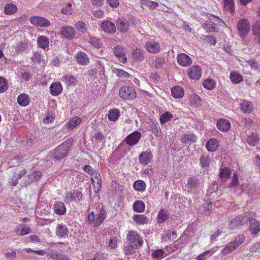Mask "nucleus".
I'll use <instances>...</instances> for the list:
<instances>
[{"label":"nucleus","instance_id":"680f3d73","mask_svg":"<svg viewBox=\"0 0 260 260\" xmlns=\"http://www.w3.org/2000/svg\"><path fill=\"white\" fill-rule=\"evenodd\" d=\"M72 8V4L68 3L64 7L61 9V12L63 14L71 15L73 13Z\"/></svg>","mask_w":260,"mask_h":260},{"label":"nucleus","instance_id":"393cba45","mask_svg":"<svg viewBox=\"0 0 260 260\" xmlns=\"http://www.w3.org/2000/svg\"><path fill=\"white\" fill-rule=\"evenodd\" d=\"M69 230L66 225L63 224H58L56 227V234L60 238H64L68 236Z\"/></svg>","mask_w":260,"mask_h":260},{"label":"nucleus","instance_id":"79ce46f5","mask_svg":"<svg viewBox=\"0 0 260 260\" xmlns=\"http://www.w3.org/2000/svg\"><path fill=\"white\" fill-rule=\"evenodd\" d=\"M88 42L92 46L97 49H100L102 46V43L100 39L95 37H90Z\"/></svg>","mask_w":260,"mask_h":260},{"label":"nucleus","instance_id":"a19ab883","mask_svg":"<svg viewBox=\"0 0 260 260\" xmlns=\"http://www.w3.org/2000/svg\"><path fill=\"white\" fill-rule=\"evenodd\" d=\"M230 79L234 83H239L243 80L242 76L237 72H232L230 74Z\"/></svg>","mask_w":260,"mask_h":260},{"label":"nucleus","instance_id":"8fccbe9b","mask_svg":"<svg viewBox=\"0 0 260 260\" xmlns=\"http://www.w3.org/2000/svg\"><path fill=\"white\" fill-rule=\"evenodd\" d=\"M139 247L134 244L129 243V244L124 247V252L126 255H131L134 253L136 251V249Z\"/></svg>","mask_w":260,"mask_h":260},{"label":"nucleus","instance_id":"2eb2a0df","mask_svg":"<svg viewBox=\"0 0 260 260\" xmlns=\"http://www.w3.org/2000/svg\"><path fill=\"white\" fill-rule=\"evenodd\" d=\"M101 27L103 31L110 34L116 31V26L114 23L109 20H105L102 23Z\"/></svg>","mask_w":260,"mask_h":260},{"label":"nucleus","instance_id":"e433bc0d","mask_svg":"<svg viewBox=\"0 0 260 260\" xmlns=\"http://www.w3.org/2000/svg\"><path fill=\"white\" fill-rule=\"evenodd\" d=\"M120 116V111L119 109L114 108L109 111L108 115V119L112 121H115L118 119Z\"/></svg>","mask_w":260,"mask_h":260},{"label":"nucleus","instance_id":"aec40b11","mask_svg":"<svg viewBox=\"0 0 260 260\" xmlns=\"http://www.w3.org/2000/svg\"><path fill=\"white\" fill-rule=\"evenodd\" d=\"M74 29L69 26H63L60 30V34L67 39H71L75 36Z\"/></svg>","mask_w":260,"mask_h":260},{"label":"nucleus","instance_id":"1a4fd4ad","mask_svg":"<svg viewBox=\"0 0 260 260\" xmlns=\"http://www.w3.org/2000/svg\"><path fill=\"white\" fill-rule=\"evenodd\" d=\"M82 198V193L79 190H74L73 192H68L66 194L63 201L66 203L78 202Z\"/></svg>","mask_w":260,"mask_h":260},{"label":"nucleus","instance_id":"f8f14e48","mask_svg":"<svg viewBox=\"0 0 260 260\" xmlns=\"http://www.w3.org/2000/svg\"><path fill=\"white\" fill-rule=\"evenodd\" d=\"M216 126L220 131L227 132L231 129V124L228 120L220 118L217 121Z\"/></svg>","mask_w":260,"mask_h":260},{"label":"nucleus","instance_id":"58836bf2","mask_svg":"<svg viewBox=\"0 0 260 260\" xmlns=\"http://www.w3.org/2000/svg\"><path fill=\"white\" fill-rule=\"evenodd\" d=\"M17 10V8L16 6L12 3L7 4L4 9L5 14L10 15L15 14Z\"/></svg>","mask_w":260,"mask_h":260},{"label":"nucleus","instance_id":"6e6552de","mask_svg":"<svg viewBox=\"0 0 260 260\" xmlns=\"http://www.w3.org/2000/svg\"><path fill=\"white\" fill-rule=\"evenodd\" d=\"M202 70L198 66L193 65L187 69V74L188 77L192 80H199L202 75Z\"/></svg>","mask_w":260,"mask_h":260},{"label":"nucleus","instance_id":"20e7f679","mask_svg":"<svg viewBox=\"0 0 260 260\" xmlns=\"http://www.w3.org/2000/svg\"><path fill=\"white\" fill-rule=\"evenodd\" d=\"M250 23L247 19H241L237 23V31L240 37L245 38L250 31Z\"/></svg>","mask_w":260,"mask_h":260},{"label":"nucleus","instance_id":"ddd939ff","mask_svg":"<svg viewBox=\"0 0 260 260\" xmlns=\"http://www.w3.org/2000/svg\"><path fill=\"white\" fill-rule=\"evenodd\" d=\"M177 61L179 64L183 67H188L192 63L191 58L185 53H180L177 57Z\"/></svg>","mask_w":260,"mask_h":260},{"label":"nucleus","instance_id":"338daca9","mask_svg":"<svg viewBox=\"0 0 260 260\" xmlns=\"http://www.w3.org/2000/svg\"><path fill=\"white\" fill-rule=\"evenodd\" d=\"M258 137L257 136L251 135L248 136L247 139L248 143L249 145L254 146L258 142Z\"/></svg>","mask_w":260,"mask_h":260},{"label":"nucleus","instance_id":"5701e85b","mask_svg":"<svg viewBox=\"0 0 260 260\" xmlns=\"http://www.w3.org/2000/svg\"><path fill=\"white\" fill-rule=\"evenodd\" d=\"M169 217V213L168 210L161 209L157 215V220L158 223H162L166 221Z\"/></svg>","mask_w":260,"mask_h":260},{"label":"nucleus","instance_id":"7c9ffc66","mask_svg":"<svg viewBox=\"0 0 260 260\" xmlns=\"http://www.w3.org/2000/svg\"><path fill=\"white\" fill-rule=\"evenodd\" d=\"M133 220L135 223L137 224H145L148 222V219L147 216L143 214H137L133 216Z\"/></svg>","mask_w":260,"mask_h":260},{"label":"nucleus","instance_id":"a211bd4d","mask_svg":"<svg viewBox=\"0 0 260 260\" xmlns=\"http://www.w3.org/2000/svg\"><path fill=\"white\" fill-rule=\"evenodd\" d=\"M219 146V142L215 138L210 139L206 144L207 150L212 152L216 151L218 149Z\"/></svg>","mask_w":260,"mask_h":260},{"label":"nucleus","instance_id":"c9c22d12","mask_svg":"<svg viewBox=\"0 0 260 260\" xmlns=\"http://www.w3.org/2000/svg\"><path fill=\"white\" fill-rule=\"evenodd\" d=\"M145 208V204L140 200L135 201L133 205V210L138 213H142L144 211Z\"/></svg>","mask_w":260,"mask_h":260},{"label":"nucleus","instance_id":"0e129e2a","mask_svg":"<svg viewBox=\"0 0 260 260\" xmlns=\"http://www.w3.org/2000/svg\"><path fill=\"white\" fill-rule=\"evenodd\" d=\"M165 64V60L162 57H158L154 60V66L156 68L162 67Z\"/></svg>","mask_w":260,"mask_h":260},{"label":"nucleus","instance_id":"0eeeda50","mask_svg":"<svg viewBox=\"0 0 260 260\" xmlns=\"http://www.w3.org/2000/svg\"><path fill=\"white\" fill-rule=\"evenodd\" d=\"M31 24L41 27H47L51 25L50 21L41 16H32L29 19Z\"/></svg>","mask_w":260,"mask_h":260},{"label":"nucleus","instance_id":"423d86ee","mask_svg":"<svg viewBox=\"0 0 260 260\" xmlns=\"http://www.w3.org/2000/svg\"><path fill=\"white\" fill-rule=\"evenodd\" d=\"M113 52L120 62L123 63L126 62V50L123 46L118 45H115L113 48Z\"/></svg>","mask_w":260,"mask_h":260},{"label":"nucleus","instance_id":"2f4dec72","mask_svg":"<svg viewBox=\"0 0 260 260\" xmlns=\"http://www.w3.org/2000/svg\"><path fill=\"white\" fill-rule=\"evenodd\" d=\"M17 102L20 106L25 107L30 103L29 97L26 93H21L17 98Z\"/></svg>","mask_w":260,"mask_h":260},{"label":"nucleus","instance_id":"4be33fe9","mask_svg":"<svg viewBox=\"0 0 260 260\" xmlns=\"http://www.w3.org/2000/svg\"><path fill=\"white\" fill-rule=\"evenodd\" d=\"M50 89L52 95L57 96L61 93L62 87L59 82H54L51 84Z\"/></svg>","mask_w":260,"mask_h":260},{"label":"nucleus","instance_id":"603ef678","mask_svg":"<svg viewBox=\"0 0 260 260\" xmlns=\"http://www.w3.org/2000/svg\"><path fill=\"white\" fill-rule=\"evenodd\" d=\"M200 164L203 168L209 166L211 162L210 158L207 155H203L200 158Z\"/></svg>","mask_w":260,"mask_h":260},{"label":"nucleus","instance_id":"cd10ccee","mask_svg":"<svg viewBox=\"0 0 260 260\" xmlns=\"http://www.w3.org/2000/svg\"><path fill=\"white\" fill-rule=\"evenodd\" d=\"M171 93L173 98L175 99H180L184 96V92L183 88L179 86L173 87L171 89Z\"/></svg>","mask_w":260,"mask_h":260},{"label":"nucleus","instance_id":"4c0bfd02","mask_svg":"<svg viewBox=\"0 0 260 260\" xmlns=\"http://www.w3.org/2000/svg\"><path fill=\"white\" fill-rule=\"evenodd\" d=\"M62 81L67 86H71L75 84L77 79L72 75H65L62 77Z\"/></svg>","mask_w":260,"mask_h":260},{"label":"nucleus","instance_id":"39448f33","mask_svg":"<svg viewBox=\"0 0 260 260\" xmlns=\"http://www.w3.org/2000/svg\"><path fill=\"white\" fill-rule=\"evenodd\" d=\"M126 240L129 242V243L139 247L142 246L143 243V238L140 235L137 231L134 230L128 231L126 236Z\"/></svg>","mask_w":260,"mask_h":260},{"label":"nucleus","instance_id":"4d7b16f0","mask_svg":"<svg viewBox=\"0 0 260 260\" xmlns=\"http://www.w3.org/2000/svg\"><path fill=\"white\" fill-rule=\"evenodd\" d=\"M42 176V173L40 171H34L31 174H30L28 176L29 179L31 180V181H38L41 179Z\"/></svg>","mask_w":260,"mask_h":260},{"label":"nucleus","instance_id":"b1692460","mask_svg":"<svg viewBox=\"0 0 260 260\" xmlns=\"http://www.w3.org/2000/svg\"><path fill=\"white\" fill-rule=\"evenodd\" d=\"M82 122V118L79 116H76L72 118L68 123L66 124V129L72 130L77 125H79Z\"/></svg>","mask_w":260,"mask_h":260},{"label":"nucleus","instance_id":"9b49d317","mask_svg":"<svg viewBox=\"0 0 260 260\" xmlns=\"http://www.w3.org/2000/svg\"><path fill=\"white\" fill-rule=\"evenodd\" d=\"M144 47L147 52L151 54H157L160 51L159 43L153 40L147 42L144 45Z\"/></svg>","mask_w":260,"mask_h":260},{"label":"nucleus","instance_id":"864d4df0","mask_svg":"<svg viewBox=\"0 0 260 260\" xmlns=\"http://www.w3.org/2000/svg\"><path fill=\"white\" fill-rule=\"evenodd\" d=\"M8 88L7 80L3 77L0 76V93L6 91Z\"/></svg>","mask_w":260,"mask_h":260},{"label":"nucleus","instance_id":"412c9836","mask_svg":"<svg viewBox=\"0 0 260 260\" xmlns=\"http://www.w3.org/2000/svg\"><path fill=\"white\" fill-rule=\"evenodd\" d=\"M54 212L59 215H62L66 213V207L62 202H56L53 205Z\"/></svg>","mask_w":260,"mask_h":260},{"label":"nucleus","instance_id":"bf43d9fd","mask_svg":"<svg viewBox=\"0 0 260 260\" xmlns=\"http://www.w3.org/2000/svg\"><path fill=\"white\" fill-rule=\"evenodd\" d=\"M199 179L195 177H190L187 180L188 187H196L198 185Z\"/></svg>","mask_w":260,"mask_h":260},{"label":"nucleus","instance_id":"f704fd0d","mask_svg":"<svg viewBox=\"0 0 260 260\" xmlns=\"http://www.w3.org/2000/svg\"><path fill=\"white\" fill-rule=\"evenodd\" d=\"M37 44L41 48L45 49L49 47V39L44 36H40L37 39Z\"/></svg>","mask_w":260,"mask_h":260},{"label":"nucleus","instance_id":"5fc2aeb1","mask_svg":"<svg viewBox=\"0 0 260 260\" xmlns=\"http://www.w3.org/2000/svg\"><path fill=\"white\" fill-rule=\"evenodd\" d=\"M237 248H236L235 246L234 245L233 242H231L227 244L221 251L222 253L224 254H228L233 252Z\"/></svg>","mask_w":260,"mask_h":260},{"label":"nucleus","instance_id":"e2e57ef3","mask_svg":"<svg viewBox=\"0 0 260 260\" xmlns=\"http://www.w3.org/2000/svg\"><path fill=\"white\" fill-rule=\"evenodd\" d=\"M62 254L57 251H53L49 253V257L53 260H60Z\"/></svg>","mask_w":260,"mask_h":260},{"label":"nucleus","instance_id":"49530a36","mask_svg":"<svg viewBox=\"0 0 260 260\" xmlns=\"http://www.w3.org/2000/svg\"><path fill=\"white\" fill-rule=\"evenodd\" d=\"M173 117V115L171 112L167 111L162 114L160 116V122L164 124L170 121Z\"/></svg>","mask_w":260,"mask_h":260},{"label":"nucleus","instance_id":"f257e3e1","mask_svg":"<svg viewBox=\"0 0 260 260\" xmlns=\"http://www.w3.org/2000/svg\"><path fill=\"white\" fill-rule=\"evenodd\" d=\"M73 145V139H69L62 144L59 145L54 150L53 157L57 160H61L67 156L70 148Z\"/></svg>","mask_w":260,"mask_h":260},{"label":"nucleus","instance_id":"37998d69","mask_svg":"<svg viewBox=\"0 0 260 260\" xmlns=\"http://www.w3.org/2000/svg\"><path fill=\"white\" fill-rule=\"evenodd\" d=\"M223 2L225 11L232 14L234 11V0H223Z\"/></svg>","mask_w":260,"mask_h":260},{"label":"nucleus","instance_id":"dca6fc26","mask_svg":"<svg viewBox=\"0 0 260 260\" xmlns=\"http://www.w3.org/2000/svg\"><path fill=\"white\" fill-rule=\"evenodd\" d=\"M197 140V136L193 133H187L181 136L180 142L183 144H187L196 142Z\"/></svg>","mask_w":260,"mask_h":260},{"label":"nucleus","instance_id":"a18cd8bd","mask_svg":"<svg viewBox=\"0 0 260 260\" xmlns=\"http://www.w3.org/2000/svg\"><path fill=\"white\" fill-rule=\"evenodd\" d=\"M216 83L213 79H207L203 82V86L204 88L212 90L215 87Z\"/></svg>","mask_w":260,"mask_h":260},{"label":"nucleus","instance_id":"ea45409f","mask_svg":"<svg viewBox=\"0 0 260 260\" xmlns=\"http://www.w3.org/2000/svg\"><path fill=\"white\" fill-rule=\"evenodd\" d=\"M132 57L135 60L142 61L144 59V54L141 49H136L132 53Z\"/></svg>","mask_w":260,"mask_h":260},{"label":"nucleus","instance_id":"13d9d810","mask_svg":"<svg viewBox=\"0 0 260 260\" xmlns=\"http://www.w3.org/2000/svg\"><path fill=\"white\" fill-rule=\"evenodd\" d=\"M92 184L93 185V190L95 192L98 193L102 188V180H100V183L99 180H95L93 178H91Z\"/></svg>","mask_w":260,"mask_h":260},{"label":"nucleus","instance_id":"052dcab7","mask_svg":"<svg viewBox=\"0 0 260 260\" xmlns=\"http://www.w3.org/2000/svg\"><path fill=\"white\" fill-rule=\"evenodd\" d=\"M75 27L77 30L83 32H85L87 30L86 24L83 21L77 22Z\"/></svg>","mask_w":260,"mask_h":260},{"label":"nucleus","instance_id":"6ab92c4d","mask_svg":"<svg viewBox=\"0 0 260 260\" xmlns=\"http://www.w3.org/2000/svg\"><path fill=\"white\" fill-rule=\"evenodd\" d=\"M240 108L243 113L250 114L253 111V105L251 102L243 100L240 104Z\"/></svg>","mask_w":260,"mask_h":260},{"label":"nucleus","instance_id":"f03ea898","mask_svg":"<svg viewBox=\"0 0 260 260\" xmlns=\"http://www.w3.org/2000/svg\"><path fill=\"white\" fill-rule=\"evenodd\" d=\"M118 94L123 100H133L136 98L137 93L135 89L128 85H123L119 89Z\"/></svg>","mask_w":260,"mask_h":260},{"label":"nucleus","instance_id":"a878e982","mask_svg":"<svg viewBox=\"0 0 260 260\" xmlns=\"http://www.w3.org/2000/svg\"><path fill=\"white\" fill-rule=\"evenodd\" d=\"M107 217V213L105 209L103 207L101 208L100 213L98 214L95 221L94 222V226H99L104 221Z\"/></svg>","mask_w":260,"mask_h":260},{"label":"nucleus","instance_id":"09e8293b","mask_svg":"<svg viewBox=\"0 0 260 260\" xmlns=\"http://www.w3.org/2000/svg\"><path fill=\"white\" fill-rule=\"evenodd\" d=\"M165 251L162 249H156L152 251L151 256L153 258L161 259L165 255Z\"/></svg>","mask_w":260,"mask_h":260},{"label":"nucleus","instance_id":"473e14b6","mask_svg":"<svg viewBox=\"0 0 260 260\" xmlns=\"http://www.w3.org/2000/svg\"><path fill=\"white\" fill-rule=\"evenodd\" d=\"M30 232V229L25 224H23L18 225L15 230V233L21 236L27 235L29 234Z\"/></svg>","mask_w":260,"mask_h":260},{"label":"nucleus","instance_id":"69168bd1","mask_svg":"<svg viewBox=\"0 0 260 260\" xmlns=\"http://www.w3.org/2000/svg\"><path fill=\"white\" fill-rule=\"evenodd\" d=\"M238 176L236 173L234 174L232 177V180L230 184V187H236L239 184Z\"/></svg>","mask_w":260,"mask_h":260},{"label":"nucleus","instance_id":"c756f323","mask_svg":"<svg viewBox=\"0 0 260 260\" xmlns=\"http://www.w3.org/2000/svg\"><path fill=\"white\" fill-rule=\"evenodd\" d=\"M77 62L80 64L86 65L89 62V58L86 53L80 52L76 56Z\"/></svg>","mask_w":260,"mask_h":260},{"label":"nucleus","instance_id":"7ed1b4c3","mask_svg":"<svg viewBox=\"0 0 260 260\" xmlns=\"http://www.w3.org/2000/svg\"><path fill=\"white\" fill-rule=\"evenodd\" d=\"M256 215L255 212H249L248 214L249 222V231L254 236H256L260 232V221L254 218Z\"/></svg>","mask_w":260,"mask_h":260},{"label":"nucleus","instance_id":"72a5a7b5","mask_svg":"<svg viewBox=\"0 0 260 260\" xmlns=\"http://www.w3.org/2000/svg\"><path fill=\"white\" fill-rule=\"evenodd\" d=\"M231 176V171L229 167L220 169L219 178L221 180L226 181Z\"/></svg>","mask_w":260,"mask_h":260},{"label":"nucleus","instance_id":"f3484780","mask_svg":"<svg viewBox=\"0 0 260 260\" xmlns=\"http://www.w3.org/2000/svg\"><path fill=\"white\" fill-rule=\"evenodd\" d=\"M247 216H248L247 215ZM248 217L246 215H239L235 217L232 221H231V224H234L233 228H239L240 226L244 225L247 222Z\"/></svg>","mask_w":260,"mask_h":260},{"label":"nucleus","instance_id":"c85d7f7f","mask_svg":"<svg viewBox=\"0 0 260 260\" xmlns=\"http://www.w3.org/2000/svg\"><path fill=\"white\" fill-rule=\"evenodd\" d=\"M252 31L253 34L255 36V41L260 44V21L256 22L252 26Z\"/></svg>","mask_w":260,"mask_h":260},{"label":"nucleus","instance_id":"c03bdc74","mask_svg":"<svg viewBox=\"0 0 260 260\" xmlns=\"http://www.w3.org/2000/svg\"><path fill=\"white\" fill-rule=\"evenodd\" d=\"M146 184L142 180H137L133 183V187L134 189L139 191H143L146 188Z\"/></svg>","mask_w":260,"mask_h":260},{"label":"nucleus","instance_id":"4468645a","mask_svg":"<svg viewBox=\"0 0 260 260\" xmlns=\"http://www.w3.org/2000/svg\"><path fill=\"white\" fill-rule=\"evenodd\" d=\"M152 158L153 155L149 151H143L139 156V162L144 166L148 165Z\"/></svg>","mask_w":260,"mask_h":260},{"label":"nucleus","instance_id":"9d476101","mask_svg":"<svg viewBox=\"0 0 260 260\" xmlns=\"http://www.w3.org/2000/svg\"><path fill=\"white\" fill-rule=\"evenodd\" d=\"M141 138V133L136 131L126 136L125 138V141L126 144L129 146H134L139 142Z\"/></svg>","mask_w":260,"mask_h":260},{"label":"nucleus","instance_id":"3c124183","mask_svg":"<svg viewBox=\"0 0 260 260\" xmlns=\"http://www.w3.org/2000/svg\"><path fill=\"white\" fill-rule=\"evenodd\" d=\"M202 27L208 32H214L216 29L215 24L209 21L205 22L202 25Z\"/></svg>","mask_w":260,"mask_h":260},{"label":"nucleus","instance_id":"bb28decb","mask_svg":"<svg viewBox=\"0 0 260 260\" xmlns=\"http://www.w3.org/2000/svg\"><path fill=\"white\" fill-rule=\"evenodd\" d=\"M117 22V28L119 31L125 32L128 30L129 23L127 20L119 19Z\"/></svg>","mask_w":260,"mask_h":260},{"label":"nucleus","instance_id":"de8ad7c7","mask_svg":"<svg viewBox=\"0 0 260 260\" xmlns=\"http://www.w3.org/2000/svg\"><path fill=\"white\" fill-rule=\"evenodd\" d=\"M208 18L211 20H213L216 23L215 25L224 26L225 25V23L224 21L221 19L219 17L216 16L213 14H209Z\"/></svg>","mask_w":260,"mask_h":260},{"label":"nucleus","instance_id":"6e6d98bb","mask_svg":"<svg viewBox=\"0 0 260 260\" xmlns=\"http://www.w3.org/2000/svg\"><path fill=\"white\" fill-rule=\"evenodd\" d=\"M245 239V236L243 234H241L237 236L235 241L232 242L235 246L236 248H237L244 242Z\"/></svg>","mask_w":260,"mask_h":260},{"label":"nucleus","instance_id":"774afa93","mask_svg":"<svg viewBox=\"0 0 260 260\" xmlns=\"http://www.w3.org/2000/svg\"><path fill=\"white\" fill-rule=\"evenodd\" d=\"M204 40L206 41L210 45H215L216 43V40L215 38L211 36H204Z\"/></svg>","mask_w":260,"mask_h":260}]
</instances>
